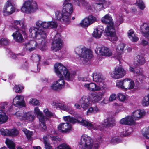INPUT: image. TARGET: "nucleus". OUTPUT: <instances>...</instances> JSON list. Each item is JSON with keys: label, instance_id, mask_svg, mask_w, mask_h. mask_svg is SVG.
<instances>
[{"label": "nucleus", "instance_id": "nucleus-1", "mask_svg": "<svg viewBox=\"0 0 149 149\" xmlns=\"http://www.w3.org/2000/svg\"><path fill=\"white\" fill-rule=\"evenodd\" d=\"M63 118L65 121L67 122L60 124L58 127V130L62 132L67 133L69 132L71 130V126L68 122L74 124L78 121L81 125L89 130L98 128V127L95 124L91 123V121L88 120L84 119L82 118H78L77 120L68 116L63 117Z\"/></svg>", "mask_w": 149, "mask_h": 149}, {"label": "nucleus", "instance_id": "nucleus-2", "mask_svg": "<svg viewBox=\"0 0 149 149\" xmlns=\"http://www.w3.org/2000/svg\"><path fill=\"white\" fill-rule=\"evenodd\" d=\"M36 27H32L29 29V35L31 38L36 39H44L47 37L46 33L42 29L49 27V22H42L41 21L37 22L36 23Z\"/></svg>", "mask_w": 149, "mask_h": 149}, {"label": "nucleus", "instance_id": "nucleus-3", "mask_svg": "<svg viewBox=\"0 0 149 149\" xmlns=\"http://www.w3.org/2000/svg\"><path fill=\"white\" fill-rule=\"evenodd\" d=\"M55 73L60 79L56 81L55 84H65L63 79L64 75L65 79L68 81H72L74 78L73 75L70 74L67 68L60 63H57L54 65Z\"/></svg>", "mask_w": 149, "mask_h": 149}, {"label": "nucleus", "instance_id": "nucleus-4", "mask_svg": "<svg viewBox=\"0 0 149 149\" xmlns=\"http://www.w3.org/2000/svg\"><path fill=\"white\" fill-rule=\"evenodd\" d=\"M70 0H65L62 13H59L56 15V19L65 24H69L70 22V17L73 10V6L69 3Z\"/></svg>", "mask_w": 149, "mask_h": 149}, {"label": "nucleus", "instance_id": "nucleus-5", "mask_svg": "<svg viewBox=\"0 0 149 149\" xmlns=\"http://www.w3.org/2000/svg\"><path fill=\"white\" fill-rule=\"evenodd\" d=\"M101 21L107 25V28L103 33L104 35L111 37H114L115 35V30L112 17L109 14H107L102 18Z\"/></svg>", "mask_w": 149, "mask_h": 149}, {"label": "nucleus", "instance_id": "nucleus-6", "mask_svg": "<svg viewBox=\"0 0 149 149\" xmlns=\"http://www.w3.org/2000/svg\"><path fill=\"white\" fill-rule=\"evenodd\" d=\"M79 145L83 149H98V143L97 142L93 143L91 137L84 134L81 138Z\"/></svg>", "mask_w": 149, "mask_h": 149}, {"label": "nucleus", "instance_id": "nucleus-7", "mask_svg": "<svg viewBox=\"0 0 149 149\" xmlns=\"http://www.w3.org/2000/svg\"><path fill=\"white\" fill-rule=\"evenodd\" d=\"M34 113L37 115L39 121V127L42 130H45L46 129V127L45 124V121L47 119L46 117L44 116L42 112L37 107L34 108Z\"/></svg>", "mask_w": 149, "mask_h": 149}, {"label": "nucleus", "instance_id": "nucleus-8", "mask_svg": "<svg viewBox=\"0 0 149 149\" xmlns=\"http://www.w3.org/2000/svg\"><path fill=\"white\" fill-rule=\"evenodd\" d=\"M36 3L33 0H28L26 1L23 4L21 10L25 12L29 13L34 9H37Z\"/></svg>", "mask_w": 149, "mask_h": 149}, {"label": "nucleus", "instance_id": "nucleus-9", "mask_svg": "<svg viewBox=\"0 0 149 149\" xmlns=\"http://www.w3.org/2000/svg\"><path fill=\"white\" fill-rule=\"evenodd\" d=\"M91 123L95 124L98 127V128L93 129V130L100 129L102 130L104 129V127H113L115 125V121L113 118H108L104 120V121L102 122L100 125H97L91 122Z\"/></svg>", "mask_w": 149, "mask_h": 149}, {"label": "nucleus", "instance_id": "nucleus-10", "mask_svg": "<svg viewBox=\"0 0 149 149\" xmlns=\"http://www.w3.org/2000/svg\"><path fill=\"white\" fill-rule=\"evenodd\" d=\"M126 71L120 65L117 66L111 74L112 77L116 79L121 78L126 74Z\"/></svg>", "mask_w": 149, "mask_h": 149}, {"label": "nucleus", "instance_id": "nucleus-11", "mask_svg": "<svg viewBox=\"0 0 149 149\" xmlns=\"http://www.w3.org/2000/svg\"><path fill=\"white\" fill-rule=\"evenodd\" d=\"M97 21L96 18L92 15H90L85 18L80 23V26L83 28L88 27L91 24Z\"/></svg>", "mask_w": 149, "mask_h": 149}, {"label": "nucleus", "instance_id": "nucleus-12", "mask_svg": "<svg viewBox=\"0 0 149 149\" xmlns=\"http://www.w3.org/2000/svg\"><path fill=\"white\" fill-rule=\"evenodd\" d=\"M16 9L12 6L10 1H7L3 10L4 16H8L12 14L15 12Z\"/></svg>", "mask_w": 149, "mask_h": 149}, {"label": "nucleus", "instance_id": "nucleus-13", "mask_svg": "<svg viewBox=\"0 0 149 149\" xmlns=\"http://www.w3.org/2000/svg\"><path fill=\"white\" fill-rule=\"evenodd\" d=\"M93 80L96 82L104 84L107 83L108 80L100 73L95 72L92 74Z\"/></svg>", "mask_w": 149, "mask_h": 149}, {"label": "nucleus", "instance_id": "nucleus-14", "mask_svg": "<svg viewBox=\"0 0 149 149\" xmlns=\"http://www.w3.org/2000/svg\"><path fill=\"white\" fill-rule=\"evenodd\" d=\"M13 104L16 107H24L25 106L24 97L22 95H17L13 99Z\"/></svg>", "mask_w": 149, "mask_h": 149}, {"label": "nucleus", "instance_id": "nucleus-15", "mask_svg": "<svg viewBox=\"0 0 149 149\" xmlns=\"http://www.w3.org/2000/svg\"><path fill=\"white\" fill-rule=\"evenodd\" d=\"M62 44V41L61 39L58 38L53 41L51 48L53 51L57 52L61 49Z\"/></svg>", "mask_w": 149, "mask_h": 149}, {"label": "nucleus", "instance_id": "nucleus-16", "mask_svg": "<svg viewBox=\"0 0 149 149\" xmlns=\"http://www.w3.org/2000/svg\"><path fill=\"white\" fill-rule=\"evenodd\" d=\"M104 94V91L93 93L91 95L90 99L92 102L96 103L101 100Z\"/></svg>", "mask_w": 149, "mask_h": 149}, {"label": "nucleus", "instance_id": "nucleus-17", "mask_svg": "<svg viewBox=\"0 0 149 149\" xmlns=\"http://www.w3.org/2000/svg\"><path fill=\"white\" fill-rule=\"evenodd\" d=\"M104 84L102 86L100 84H84V87L87 89L92 91H95L102 89H106L105 87Z\"/></svg>", "mask_w": 149, "mask_h": 149}, {"label": "nucleus", "instance_id": "nucleus-18", "mask_svg": "<svg viewBox=\"0 0 149 149\" xmlns=\"http://www.w3.org/2000/svg\"><path fill=\"white\" fill-rule=\"evenodd\" d=\"M145 114V112L143 110H136L132 113V116L135 120H138L142 118Z\"/></svg>", "mask_w": 149, "mask_h": 149}, {"label": "nucleus", "instance_id": "nucleus-19", "mask_svg": "<svg viewBox=\"0 0 149 149\" xmlns=\"http://www.w3.org/2000/svg\"><path fill=\"white\" fill-rule=\"evenodd\" d=\"M116 84V86L118 88L122 90H126L127 89H137L139 88V84Z\"/></svg>", "mask_w": 149, "mask_h": 149}, {"label": "nucleus", "instance_id": "nucleus-20", "mask_svg": "<svg viewBox=\"0 0 149 149\" xmlns=\"http://www.w3.org/2000/svg\"><path fill=\"white\" fill-rule=\"evenodd\" d=\"M146 62L145 59L143 56L141 55H138L135 58L134 64L136 66H141L143 65Z\"/></svg>", "mask_w": 149, "mask_h": 149}, {"label": "nucleus", "instance_id": "nucleus-21", "mask_svg": "<svg viewBox=\"0 0 149 149\" xmlns=\"http://www.w3.org/2000/svg\"><path fill=\"white\" fill-rule=\"evenodd\" d=\"M37 45V43L34 40H31L27 43H23L22 45L24 48L31 51L34 50Z\"/></svg>", "mask_w": 149, "mask_h": 149}, {"label": "nucleus", "instance_id": "nucleus-22", "mask_svg": "<svg viewBox=\"0 0 149 149\" xmlns=\"http://www.w3.org/2000/svg\"><path fill=\"white\" fill-rule=\"evenodd\" d=\"M100 55L107 56H109L112 55V52L110 49L105 46H102L98 48Z\"/></svg>", "mask_w": 149, "mask_h": 149}, {"label": "nucleus", "instance_id": "nucleus-23", "mask_svg": "<svg viewBox=\"0 0 149 149\" xmlns=\"http://www.w3.org/2000/svg\"><path fill=\"white\" fill-rule=\"evenodd\" d=\"M79 102L81 107L85 110L87 109L90 105L89 101L86 96L82 97L80 99Z\"/></svg>", "mask_w": 149, "mask_h": 149}, {"label": "nucleus", "instance_id": "nucleus-24", "mask_svg": "<svg viewBox=\"0 0 149 149\" xmlns=\"http://www.w3.org/2000/svg\"><path fill=\"white\" fill-rule=\"evenodd\" d=\"M140 31L144 37L149 40V26L147 24L143 23L141 27Z\"/></svg>", "mask_w": 149, "mask_h": 149}, {"label": "nucleus", "instance_id": "nucleus-25", "mask_svg": "<svg viewBox=\"0 0 149 149\" xmlns=\"http://www.w3.org/2000/svg\"><path fill=\"white\" fill-rule=\"evenodd\" d=\"M58 108L68 112L69 113L73 114L74 113V111L68 104L64 105L63 104L59 102Z\"/></svg>", "mask_w": 149, "mask_h": 149}, {"label": "nucleus", "instance_id": "nucleus-26", "mask_svg": "<svg viewBox=\"0 0 149 149\" xmlns=\"http://www.w3.org/2000/svg\"><path fill=\"white\" fill-rule=\"evenodd\" d=\"M104 30V28L102 26L95 29L93 32V36L96 38H100Z\"/></svg>", "mask_w": 149, "mask_h": 149}, {"label": "nucleus", "instance_id": "nucleus-27", "mask_svg": "<svg viewBox=\"0 0 149 149\" xmlns=\"http://www.w3.org/2000/svg\"><path fill=\"white\" fill-rule=\"evenodd\" d=\"M14 23L15 25L14 28L16 29V31H19L21 29L25 28L24 23L23 21L15 20L14 21Z\"/></svg>", "mask_w": 149, "mask_h": 149}, {"label": "nucleus", "instance_id": "nucleus-28", "mask_svg": "<svg viewBox=\"0 0 149 149\" xmlns=\"http://www.w3.org/2000/svg\"><path fill=\"white\" fill-rule=\"evenodd\" d=\"M81 57L84 58L91 59L93 56L92 52L89 49H86L81 54Z\"/></svg>", "mask_w": 149, "mask_h": 149}, {"label": "nucleus", "instance_id": "nucleus-29", "mask_svg": "<svg viewBox=\"0 0 149 149\" xmlns=\"http://www.w3.org/2000/svg\"><path fill=\"white\" fill-rule=\"evenodd\" d=\"M8 117L4 111L0 109V124L5 123L7 122Z\"/></svg>", "mask_w": 149, "mask_h": 149}, {"label": "nucleus", "instance_id": "nucleus-30", "mask_svg": "<svg viewBox=\"0 0 149 149\" xmlns=\"http://www.w3.org/2000/svg\"><path fill=\"white\" fill-rule=\"evenodd\" d=\"M22 120L32 121L34 119V117L30 112L24 113L22 116Z\"/></svg>", "mask_w": 149, "mask_h": 149}, {"label": "nucleus", "instance_id": "nucleus-31", "mask_svg": "<svg viewBox=\"0 0 149 149\" xmlns=\"http://www.w3.org/2000/svg\"><path fill=\"white\" fill-rule=\"evenodd\" d=\"M16 31L15 33H13L12 36L13 37L14 39L16 42H20L23 40V37L22 35L18 31Z\"/></svg>", "mask_w": 149, "mask_h": 149}, {"label": "nucleus", "instance_id": "nucleus-32", "mask_svg": "<svg viewBox=\"0 0 149 149\" xmlns=\"http://www.w3.org/2000/svg\"><path fill=\"white\" fill-rule=\"evenodd\" d=\"M68 86V84H52L50 86L51 89L53 90L58 91Z\"/></svg>", "mask_w": 149, "mask_h": 149}, {"label": "nucleus", "instance_id": "nucleus-33", "mask_svg": "<svg viewBox=\"0 0 149 149\" xmlns=\"http://www.w3.org/2000/svg\"><path fill=\"white\" fill-rule=\"evenodd\" d=\"M133 30L131 29L129 31L128 33V37L133 42H136L139 39L137 37L134 33Z\"/></svg>", "mask_w": 149, "mask_h": 149}, {"label": "nucleus", "instance_id": "nucleus-34", "mask_svg": "<svg viewBox=\"0 0 149 149\" xmlns=\"http://www.w3.org/2000/svg\"><path fill=\"white\" fill-rule=\"evenodd\" d=\"M125 45L124 43H120L116 48V51L117 55L120 57L122 54Z\"/></svg>", "mask_w": 149, "mask_h": 149}, {"label": "nucleus", "instance_id": "nucleus-35", "mask_svg": "<svg viewBox=\"0 0 149 149\" xmlns=\"http://www.w3.org/2000/svg\"><path fill=\"white\" fill-rule=\"evenodd\" d=\"M100 111L99 108L97 107H89L87 111V114L88 115L91 114H95Z\"/></svg>", "mask_w": 149, "mask_h": 149}, {"label": "nucleus", "instance_id": "nucleus-36", "mask_svg": "<svg viewBox=\"0 0 149 149\" xmlns=\"http://www.w3.org/2000/svg\"><path fill=\"white\" fill-rule=\"evenodd\" d=\"M5 143L10 149H15V143L11 140L7 138L5 141Z\"/></svg>", "mask_w": 149, "mask_h": 149}, {"label": "nucleus", "instance_id": "nucleus-37", "mask_svg": "<svg viewBox=\"0 0 149 149\" xmlns=\"http://www.w3.org/2000/svg\"><path fill=\"white\" fill-rule=\"evenodd\" d=\"M141 103L143 106L149 105V93L143 98L141 100Z\"/></svg>", "mask_w": 149, "mask_h": 149}, {"label": "nucleus", "instance_id": "nucleus-38", "mask_svg": "<svg viewBox=\"0 0 149 149\" xmlns=\"http://www.w3.org/2000/svg\"><path fill=\"white\" fill-rule=\"evenodd\" d=\"M123 135L126 136L130 135L133 132L132 128L131 127H126L124 129H123Z\"/></svg>", "mask_w": 149, "mask_h": 149}, {"label": "nucleus", "instance_id": "nucleus-39", "mask_svg": "<svg viewBox=\"0 0 149 149\" xmlns=\"http://www.w3.org/2000/svg\"><path fill=\"white\" fill-rule=\"evenodd\" d=\"M46 38H45L44 39H43V40L42 41L41 44L39 45V49L42 51H44L47 48L46 45L47 44V42L46 40Z\"/></svg>", "mask_w": 149, "mask_h": 149}, {"label": "nucleus", "instance_id": "nucleus-40", "mask_svg": "<svg viewBox=\"0 0 149 149\" xmlns=\"http://www.w3.org/2000/svg\"><path fill=\"white\" fill-rule=\"evenodd\" d=\"M126 117L127 120V125H132L135 124V122L134 121L135 120L133 119L132 115L131 116H128Z\"/></svg>", "mask_w": 149, "mask_h": 149}, {"label": "nucleus", "instance_id": "nucleus-41", "mask_svg": "<svg viewBox=\"0 0 149 149\" xmlns=\"http://www.w3.org/2000/svg\"><path fill=\"white\" fill-rule=\"evenodd\" d=\"M43 140L45 148L46 149H53L50 146L49 141L46 137H44Z\"/></svg>", "mask_w": 149, "mask_h": 149}, {"label": "nucleus", "instance_id": "nucleus-42", "mask_svg": "<svg viewBox=\"0 0 149 149\" xmlns=\"http://www.w3.org/2000/svg\"><path fill=\"white\" fill-rule=\"evenodd\" d=\"M22 131L25 133L28 139H30L33 134V132H32L29 131L25 128H23Z\"/></svg>", "mask_w": 149, "mask_h": 149}, {"label": "nucleus", "instance_id": "nucleus-43", "mask_svg": "<svg viewBox=\"0 0 149 149\" xmlns=\"http://www.w3.org/2000/svg\"><path fill=\"white\" fill-rule=\"evenodd\" d=\"M24 89V87L21 86L20 84L16 85L14 86L13 90L15 92L20 93Z\"/></svg>", "mask_w": 149, "mask_h": 149}, {"label": "nucleus", "instance_id": "nucleus-44", "mask_svg": "<svg viewBox=\"0 0 149 149\" xmlns=\"http://www.w3.org/2000/svg\"><path fill=\"white\" fill-rule=\"evenodd\" d=\"M56 149H72L68 145L63 143L58 146Z\"/></svg>", "mask_w": 149, "mask_h": 149}, {"label": "nucleus", "instance_id": "nucleus-45", "mask_svg": "<svg viewBox=\"0 0 149 149\" xmlns=\"http://www.w3.org/2000/svg\"><path fill=\"white\" fill-rule=\"evenodd\" d=\"M31 58L33 61L39 62L40 61L41 57L38 54H33L32 55Z\"/></svg>", "mask_w": 149, "mask_h": 149}, {"label": "nucleus", "instance_id": "nucleus-46", "mask_svg": "<svg viewBox=\"0 0 149 149\" xmlns=\"http://www.w3.org/2000/svg\"><path fill=\"white\" fill-rule=\"evenodd\" d=\"M18 133V131L17 129L9 130V136H16L17 135Z\"/></svg>", "mask_w": 149, "mask_h": 149}, {"label": "nucleus", "instance_id": "nucleus-47", "mask_svg": "<svg viewBox=\"0 0 149 149\" xmlns=\"http://www.w3.org/2000/svg\"><path fill=\"white\" fill-rule=\"evenodd\" d=\"M142 134L146 138L149 139V127L143 130Z\"/></svg>", "mask_w": 149, "mask_h": 149}, {"label": "nucleus", "instance_id": "nucleus-48", "mask_svg": "<svg viewBox=\"0 0 149 149\" xmlns=\"http://www.w3.org/2000/svg\"><path fill=\"white\" fill-rule=\"evenodd\" d=\"M118 98L119 100L121 101H124L126 99V96L125 94L120 93L118 94Z\"/></svg>", "mask_w": 149, "mask_h": 149}, {"label": "nucleus", "instance_id": "nucleus-49", "mask_svg": "<svg viewBox=\"0 0 149 149\" xmlns=\"http://www.w3.org/2000/svg\"><path fill=\"white\" fill-rule=\"evenodd\" d=\"M29 103L34 106H36L38 104L39 102L36 99L31 98L29 101Z\"/></svg>", "mask_w": 149, "mask_h": 149}, {"label": "nucleus", "instance_id": "nucleus-50", "mask_svg": "<svg viewBox=\"0 0 149 149\" xmlns=\"http://www.w3.org/2000/svg\"><path fill=\"white\" fill-rule=\"evenodd\" d=\"M120 141V140L119 138L116 137H113L111 138L110 142L113 144H115L119 143Z\"/></svg>", "mask_w": 149, "mask_h": 149}, {"label": "nucleus", "instance_id": "nucleus-51", "mask_svg": "<svg viewBox=\"0 0 149 149\" xmlns=\"http://www.w3.org/2000/svg\"><path fill=\"white\" fill-rule=\"evenodd\" d=\"M9 130L6 129H5L2 128L0 130V132L1 134L3 136H8L9 134Z\"/></svg>", "mask_w": 149, "mask_h": 149}, {"label": "nucleus", "instance_id": "nucleus-52", "mask_svg": "<svg viewBox=\"0 0 149 149\" xmlns=\"http://www.w3.org/2000/svg\"><path fill=\"white\" fill-rule=\"evenodd\" d=\"M9 41L8 39L2 38L0 40V44L1 45H6L8 44Z\"/></svg>", "mask_w": 149, "mask_h": 149}, {"label": "nucleus", "instance_id": "nucleus-53", "mask_svg": "<svg viewBox=\"0 0 149 149\" xmlns=\"http://www.w3.org/2000/svg\"><path fill=\"white\" fill-rule=\"evenodd\" d=\"M51 139L53 141V143L54 144L58 143L61 140V139L57 136H53L51 138Z\"/></svg>", "mask_w": 149, "mask_h": 149}, {"label": "nucleus", "instance_id": "nucleus-54", "mask_svg": "<svg viewBox=\"0 0 149 149\" xmlns=\"http://www.w3.org/2000/svg\"><path fill=\"white\" fill-rule=\"evenodd\" d=\"M139 2L138 3V6L141 10H143L145 8V6L143 3L142 1V0H139Z\"/></svg>", "mask_w": 149, "mask_h": 149}, {"label": "nucleus", "instance_id": "nucleus-55", "mask_svg": "<svg viewBox=\"0 0 149 149\" xmlns=\"http://www.w3.org/2000/svg\"><path fill=\"white\" fill-rule=\"evenodd\" d=\"M49 27L53 28H56L58 26L57 24L55 22L51 21L49 22Z\"/></svg>", "mask_w": 149, "mask_h": 149}, {"label": "nucleus", "instance_id": "nucleus-56", "mask_svg": "<svg viewBox=\"0 0 149 149\" xmlns=\"http://www.w3.org/2000/svg\"><path fill=\"white\" fill-rule=\"evenodd\" d=\"M23 113L24 112H23V111H19L15 114V115L17 118L22 120V118H22V116L23 115Z\"/></svg>", "mask_w": 149, "mask_h": 149}, {"label": "nucleus", "instance_id": "nucleus-57", "mask_svg": "<svg viewBox=\"0 0 149 149\" xmlns=\"http://www.w3.org/2000/svg\"><path fill=\"white\" fill-rule=\"evenodd\" d=\"M40 81L43 83H50L51 80L47 78L42 77L40 79Z\"/></svg>", "mask_w": 149, "mask_h": 149}, {"label": "nucleus", "instance_id": "nucleus-58", "mask_svg": "<svg viewBox=\"0 0 149 149\" xmlns=\"http://www.w3.org/2000/svg\"><path fill=\"white\" fill-rule=\"evenodd\" d=\"M116 98V95L115 94H112L110 96L109 98V102H112L115 100Z\"/></svg>", "mask_w": 149, "mask_h": 149}, {"label": "nucleus", "instance_id": "nucleus-59", "mask_svg": "<svg viewBox=\"0 0 149 149\" xmlns=\"http://www.w3.org/2000/svg\"><path fill=\"white\" fill-rule=\"evenodd\" d=\"M130 81L129 78H125L123 80H117L116 84H124L125 82L128 81Z\"/></svg>", "mask_w": 149, "mask_h": 149}, {"label": "nucleus", "instance_id": "nucleus-60", "mask_svg": "<svg viewBox=\"0 0 149 149\" xmlns=\"http://www.w3.org/2000/svg\"><path fill=\"white\" fill-rule=\"evenodd\" d=\"M83 48H80L78 47H77L75 49L76 53H77L79 55H80V56H81V54L83 52Z\"/></svg>", "mask_w": 149, "mask_h": 149}, {"label": "nucleus", "instance_id": "nucleus-61", "mask_svg": "<svg viewBox=\"0 0 149 149\" xmlns=\"http://www.w3.org/2000/svg\"><path fill=\"white\" fill-rule=\"evenodd\" d=\"M44 112L47 116L51 117L52 116V113L48 111L47 109H45L43 111Z\"/></svg>", "mask_w": 149, "mask_h": 149}, {"label": "nucleus", "instance_id": "nucleus-62", "mask_svg": "<svg viewBox=\"0 0 149 149\" xmlns=\"http://www.w3.org/2000/svg\"><path fill=\"white\" fill-rule=\"evenodd\" d=\"M130 81H128L129 82V84H140L138 81L136 79H134L133 80H132L129 79Z\"/></svg>", "mask_w": 149, "mask_h": 149}, {"label": "nucleus", "instance_id": "nucleus-63", "mask_svg": "<svg viewBox=\"0 0 149 149\" xmlns=\"http://www.w3.org/2000/svg\"><path fill=\"white\" fill-rule=\"evenodd\" d=\"M59 102L57 101H54L51 103L52 105L54 108H58Z\"/></svg>", "mask_w": 149, "mask_h": 149}, {"label": "nucleus", "instance_id": "nucleus-64", "mask_svg": "<svg viewBox=\"0 0 149 149\" xmlns=\"http://www.w3.org/2000/svg\"><path fill=\"white\" fill-rule=\"evenodd\" d=\"M74 2H76V4L78 6H79L80 3L82 4H84L85 2V0H73Z\"/></svg>", "mask_w": 149, "mask_h": 149}]
</instances>
